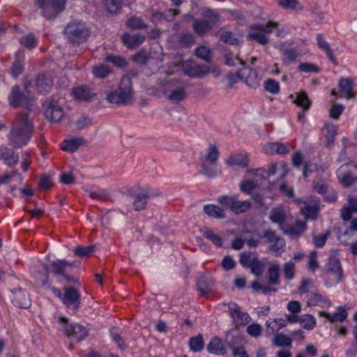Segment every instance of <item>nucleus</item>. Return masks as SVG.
<instances>
[{"label": "nucleus", "mask_w": 357, "mask_h": 357, "mask_svg": "<svg viewBox=\"0 0 357 357\" xmlns=\"http://www.w3.org/2000/svg\"><path fill=\"white\" fill-rule=\"evenodd\" d=\"M278 25V24L273 21H269L266 24H254L250 26L248 38L260 45H266L269 42L267 35L272 33L273 30L275 29Z\"/></svg>", "instance_id": "4"}, {"label": "nucleus", "mask_w": 357, "mask_h": 357, "mask_svg": "<svg viewBox=\"0 0 357 357\" xmlns=\"http://www.w3.org/2000/svg\"><path fill=\"white\" fill-rule=\"evenodd\" d=\"M298 70L302 73H317L319 72L320 68L317 66L311 63H301L298 66Z\"/></svg>", "instance_id": "62"}, {"label": "nucleus", "mask_w": 357, "mask_h": 357, "mask_svg": "<svg viewBox=\"0 0 357 357\" xmlns=\"http://www.w3.org/2000/svg\"><path fill=\"white\" fill-rule=\"evenodd\" d=\"M29 82H24V89L18 85L13 86L8 95V102L13 108L24 107L28 111H31L34 105V98L29 90Z\"/></svg>", "instance_id": "3"}, {"label": "nucleus", "mask_w": 357, "mask_h": 357, "mask_svg": "<svg viewBox=\"0 0 357 357\" xmlns=\"http://www.w3.org/2000/svg\"><path fill=\"white\" fill-rule=\"evenodd\" d=\"M45 114L50 121L58 122L63 116V111L56 101L47 100L43 104Z\"/></svg>", "instance_id": "14"}, {"label": "nucleus", "mask_w": 357, "mask_h": 357, "mask_svg": "<svg viewBox=\"0 0 357 357\" xmlns=\"http://www.w3.org/2000/svg\"><path fill=\"white\" fill-rule=\"evenodd\" d=\"M146 39V36L142 34L131 35L125 33L121 36V41L128 49H133L142 44Z\"/></svg>", "instance_id": "24"}, {"label": "nucleus", "mask_w": 357, "mask_h": 357, "mask_svg": "<svg viewBox=\"0 0 357 357\" xmlns=\"http://www.w3.org/2000/svg\"><path fill=\"white\" fill-rule=\"evenodd\" d=\"M155 196V194L148 190H144L140 193L135 194L132 195L133 197V207L136 211H140L145 209L146 206L148 203V200Z\"/></svg>", "instance_id": "18"}, {"label": "nucleus", "mask_w": 357, "mask_h": 357, "mask_svg": "<svg viewBox=\"0 0 357 357\" xmlns=\"http://www.w3.org/2000/svg\"><path fill=\"white\" fill-rule=\"evenodd\" d=\"M269 219L273 223L278 224L280 228L286 221L287 216L282 208H273L269 214Z\"/></svg>", "instance_id": "35"}, {"label": "nucleus", "mask_w": 357, "mask_h": 357, "mask_svg": "<svg viewBox=\"0 0 357 357\" xmlns=\"http://www.w3.org/2000/svg\"><path fill=\"white\" fill-rule=\"evenodd\" d=\"M106 61L112 63L114 66L123 68L127 65V61L125 58L119 56H114L108 54L105 58Z\"/></svg>", "instance_id": "59"}, {"label": "nucleus", "mask_w": 357, "mask_h": 357, "mask_svg": "<svg viewBox=\"0 0 357 357\" xmlns=\"http://www.w3.org/2000/svg\"><path fill=\"white\" fill-rule=\"evenodd\" d=\"M249 269L252 274L259 277L261 276L263 273L264 264L262 261H260L258 258H255Z\"/></svg>", "instance_id": "58"}, {"label": "nucleus", "mask_w": 357, "mask_h": 357, "mask_svg": "<svg viewBox=\"0 0 357 357\" xmlns=\"http://www.w3.org/2000/svg\"><path fill=\"white\" fill-rule=\"evenodd\" d=\"M42 9V15L47 20L54 19L65 8L66 0H35Z\"/></svg>", "instance_id": "6"}, {"label": "nucleus", "mask_w": 357, "mask_h": 357, "mask_svg": "<svg viewBox=\"0 0 357 357\" xmlns=\"http://www.w3.org/2000/svg\"><path fill=\"white\" fill-rule=\"evenodd\" d=\"M191 350L195 352L200 351L204 348V340L201 335L191 337L189 342Z\"/></svg>", "instance_id": "51"}, {"label": "nucleus", "mask_w": 357, "mask_h": 357, "mask_svg": "<svg viewBox=\"0 0 357 357\" xmlns=\"http://www.w3.org/2000/svg\"><path fill=\"white\" fill-rule=\"evenodd\" d=\"M13 303L19 308H28L31 305V300L28 293L22 289L15 291Z\"/></svg>", "instance_id": "29"}, {"label": "nucleus", "mask_w": 357, "mask_h": 357, "mask_svg": "<svg viewBox=\"0 0 357 357\" xmlns=\"http://www.w3.org/2000/svg\"><path fill=\"white\" fill-rule=\"evenodd\" d=\"M20 43L24 47L31 50L37 46L38 41L33 33H29L20 38Z\"/></svg>", "instance_id": "45"}, {"label": "nucleus", "mask_w": 357, "mask_h": 357, "mask_svg": "<svg viewBox=\"0 0 357 357\" xmlns=\"http://www.w3.org/2000/svg\"><path fill=\"white\" fill-rule=\"evenodd\" d=\"M307 303L308 306H319L322 308H328L332 305L331 300L319 293H311Z\"/></svg>", "instance_id": "23"}, {"label": "nucleus", "mask_w": 357, "mask_h": 357, "mask_svg": "<svg viewBox=\"0 0 357 357\" xmlns=\"http://www.w3.org/2000/svg\"><path fill=\"white\" fill-rule=\"evenodd\" d=\"M112 72V69L106 64H99L93 66L92 73L97 78H106Z\"/></svg>", "instance_id": "44"}, {"label": "nucleus", "mask_w": 357, "mask_h": 357, "mask_svg": "<svg viewBox=\"0 0 357 357\" xmlns=\"http://www.w3.org/2000/svg\"><path fill=\"white\" fill-rule=\"evenodd\" d=\"M339 181L345 187L357 185V165L347 163L337 170Z\"/></svg>", "instance_id": "10"}, {"label": "nucleus", "mask_w": 357, "mask_h": 357, "mask_svg": "<svg viewBox=\"0 0 357 357\" xmlns=\"http://www.w3.org/2000/svg\"><path fill=\"white\" fill-rule=\"evenodd\" d=\"M343 275V271L339 260L331 259L326 264V270L322 275L325 284L331 287L338 283Z\"/></svg>", "instance_id": "7"}, {"label": "nucleus", "mask_w": 357, "mask_h": 357, "mask_svg": "<svg viewBox=\"0 0 357 357\" xmlns=\"http://www.w3.org/2000/svg\"><path fill=\"white\" fill-rule=\"evenodd\" d=\"M280 266L277 263H271L268 268V284L279 285L280 280Z\"/></svg>", "instance_id": "34"}, {"label": "nucleus", "mask_w": 357, "mask_h": 357, "mask_svg": "<svg viewBox=\"0 0 357 357\" xmlns=\"http://www.w3.org/2000/svg\"><path fill=\"white\" fill-rule=\"evenodd\" d=\"M134 90L131 77L123 75L121 77L119 88L107 93L106 100L111 104L118 105H129L132 99Z\"/></svg>", "instance_id": "2"}, {"label": "nucleus", "mask_w": 357, "mask_h": 357, "mask_svg": "<svg viewBox=\"0 0 357 357\" xmlns=\"http://www.w3.org/2000/svg\"><path fill=\"white\" fill-rule=\"evenodd\" d=\"M339 88L342 96L348 99L354 98L353 81L350 78H342L339 82Z\"/></svg>", "instance_id": "32"}, {"label": "nucleus", "mask_w": 357, "mask_h": 357, "mask_svg": "<svg viewBox=\"0 0 357 357\" xmlns=\"http://www.w3.org/2000/svg\"><path fill=\"white\" fill-rule=\"evenodd\" d=\"M273 342L275 345L280 347H291V340L287 335L279 333L274 336Z\"/></svg>", "instance_id": "57"}, {"label": "nucleus", "mask_w": 357, "mask_h": 357, "mask_svg": "<svg viewBox=\"0 0 357 357\" xmlns=\"http://www.w3.org/2000/svg\"><path fill=\"white\" fill-rule=\"evenodd\" d=\"M0 160L9 167L15 166L19 160V154L13 149L6 146H0Z\"/></svg>", "instance_id": "16"}, {"label": "nucleus", "mask_w": 357, "mask_h": 357, "mask_svg": "<svg viewBox=\"0 0 357 357\" xmlns=\"http://www.w3.org/2000/svg\"><path fill=\"white\" fill-rule=\"evenodd\" d=\"M300 323L305 329L312 330L316 326V319L312 315L305 314L300 317Z\"/></svg>", "instance_id": "49"}, {"label": "nucleus", "mask_w": 357, "mask_h": 357, "mask_svg": "<svg viewBox=\"0 0 357 357\" xmlns=\"http://www.w3.org/2000/svg\"><path fill=\"white\" fill-rule=\"evenodd\" d=\"M62 302L69 310L75 313L80 307L81 304L79 291L73 287H64Z\"/></svg>", "instance_id": "11"}, {"label": "nucleus", "mask_w": 357, "mask_h": 357, "mask_svg": "<svg viewBox=\"0 0 357 357\" xmlns=\"http://www.w3.org/2000/svg\"><path fill=\"white\" fill-rule=\"evenodd\" d=\"M179 42L183 47L190 48L195 44V38L192 33L183 32L179 36Z\"/></svg>", "instance_id": "52"}, {"label": "nucleus", "mask_w": 357, "mask_h": 357, "mask_svg": "<svg viewBox=\"0 0 357 357\" xmlns=\"http://www.w3.org/2000/svg\"><path fill=\"white\" fill-rule=\"evenodd\" d=\"M53 84V79L50 73L39 74L36 80V88L40 93H48Z\"/></svg>", "instance_id": "17"}, {"label": "nucleus", "mask_w": 357, "mask_h": 357, "mask_svg": "<svg viewBox=\"0 0 357 357\" xmlns=\"http://www.w3.org/2000/svg\"><path fill=\"white\" fill-rule=\"evenodd\" d=\"M300 56L298 51L294 48L285 49L282 51V62L285 66H289L295 62Z\"/></svg>", "instance_id": "40"}, {"label": "nucleus", "mask_w": 357, "mask_h": 357, "mask_svg": "<svg viewBox=\"0 0 357 357\" xmlns=\"http://www.w3.org/2000/svg\"><path fill=\"white\" fill-rule=\"evenodd\" d=\"M84 139L82 137H73L63 141L61 146V149L70 153L76 151L82 145L84 144Z\"/></svg>", "instance_id": "26"}, {"label": "nucleus", "mask_w": 357, "mask_h": 357, "mask_svg": "<svg viewBox=\"0 0 357 357\" xmlns=\"http://www.w3.org/2000/svg\"><path fill=\"white\" fill-rule=\"evenodd\" d=\"M197 290L202 296H207L213 291L214 280L209 275H201L197 280Z\"/></svg>", "instance_id": "21"}, {"label": "nucleus", "mask_w": 357, "mask_h": 357, "mask_svg": "<svg viewBox=\"0 0 357 357\" xmlns=\"http://www.w3.org/2000/svg\"><path fill=\"white\" fill-rule=\"evenodd\" d=\"M283 272L286 280H290L294 278L295 264L291 261L284 263L283 265Z\"/></svg>", "instance_id": "60"}, {"label": "nucleus", "mask_w": 357, "mask_h": 357, "mask_svg": "<svg viewBox=\"0 0 357 357\" xmlns=\"http://www.w3.org/2000/svg\"><path fill=\"white\" fill-rule=\"evenodd\" d=\"M330 235V231H327L324 234L319 235H314L312 237L313 244L316 248H321L324 246L328 237Z\"/></svg>", "instance_id": "61"}, {"label": "nucleus", "mask_w": 357, "mask_h": 357, "mask_svg": "<svg viewBox=\"0 0 357 357\" xmlns=\"http://www.w3.org/2000/svg\"><path fill=\"white\" fill-rule=\"evenodd\" d=\"M75 263L65 259H56L50 263L45 270H49L56 277H62L68 282H75V280L67 273L68 268L74 266Z\"/></svg>", "instance_id": "9"}, {"label": "nucleus", "mask_w": 357, "mask_h": 357, "mask_svg": "<svg viewBox=\"0 0 357 357\" xmlns=\"http://www.w3.org/2000/svg\"><path fill=\"white\" fill-rule=\"evenodd\" d=\"M238 198V195H234L233 196L222 195L218 197V202L224 210L229 209L232 211L235 199Z\"/></svg>", "instance_id": "46"}, {"label": "nucleus", "mask_w": 357, "mask_h": 357, "mask_svg": "<svg viewBox=\"0 0 357 357\" xmlns=\"http://www.w3.org/2000/svg\"><path fill=\"white\" fill-rule=\"evenodd\" d=\"M59 322L64 324L63 330L65 335L77 341L82 340L88 334V331L84 326L77 324H69L68 319L66 317H60Z\"/></svg>", "instance_id": "12"}, {"label": "nucleus", "mask_w": 357, "mask_h": 357, "mask_svg": "<svg viewBox=\"0 0 357 357\" xmlns=\"http://www.w3.org/2000/svg\"><path fill=\"white\" fill-rule=\"evenodd\" d=\"M72 94L75 99L80 101H88L93 97V94L88 86L75 88L72 91Z\"/></svg>", "instance_id": "33"}, {"label": "nucleus", "mask_w": 357, "mask_h": 357, "mask_svg": "<svg viewBox=\"0 0 357 357\" xmlns=\"http://www.w3.org/2000/svg\"><path fill=\"white\" fill-rule=\"evenodd\" d=\"M354 213H357V197L349 196L348 206L341 209V218L344 221L350 220Z\"/></svg>", "instance_id": "27"}, {"label": "nucleus", "mask_w": 357, "mask_h": 357, "mask_svg": "<svg viewBox=\"0 0 357 357\" xmlns=\"http://www.w3.org/2000/svg\"><path fill=\"white\" fill-rule=\"evenodd\" d=\"M264 87L266 91L272 94H277L280 92L279 82L273 79H267L264 82Z\"/></svg>", "instance_id": "54"}, {"label": "nucleus", "mask_w": 357, "mask_h": 357, "mask_svg": "<svg viewBox=\"0 0 357 357\" xmlns=\"http://www.w3.org/2000/svg\"><path fill=\"white\" fill-rule=\"evenodd\" d=\"M319 210V207L314 204L306 206L301 209V211L307 219L315 220L317 218Z\"/></svg>", "instance_id": "53"}, {"label": "nucleus", "mask_w": 357, "mask_h": 357, "mask_svg": "<svg viewBox=\"0 0 357 357\" xmlns=\"http://www.w3.org/2000/svg\"><path fill=\"white\" fill-rule=\"evenodd\" d=\"M317 41L319 48L326 54L329 60L332 63H336V60L333 55V50H331L329 43L324 39L323 34L318 33L317 35Z\"/></svg>", "instance_id": "36"}, {"label": "nucleus", "mask_w": 357, "mask_h": 357, "mask_svg": "<svg viewBox=\"0 0 357 357\" xmlns=\"http://www.w3.org/2000/svg\"><path fill=\"white\" fill-rule=\"evenodd\" d=\"M318 315L320 317H325L330 322H342L347 316V312L344 306H340L337 309V312L330 314L324 311H319Z\"/></svg>", "instance_id": "22"}, {"label": "nucleus", "mask_w": 357, "mask_h": 357, "mask_svg": "<svg viewBox=\"0 0 357 357\" xmlns=\"http://www.w3.org/2000/svg\"><path fill=\"white\" fill-rule=\"evenodd\" d=\"M219 151L215 145L211 144L206 150V153L201 159L202 163L215 165L218 158Z\"/></svg>", "instance_id": "37"}, {"label": "nucleus", "mask_w": 357, "mask_h": 357, "mask_svg": "<svg viewBox=\"0 0 357 357\" xmlns=\"http://www.w3.org/2000/svg\"><path fill=\"white\" fill-rule=\"evenodd\" d=\"M255 258L250 252H244L240 254L239 262L243 268L249 269Z\"/></svg>", "instance_id": "63"}, {"label": "nucleus", "mask_w": 357, "mask_h": 357, "mask_svg": "<svg viewBox=\"0 0 357 357\" xmlns=\"http://www.w3.org/2000/svg\"><path fill=\"white\" fill-rule=\"evenodd\" d=\"M24 53L23 50H18L15 55V59L10 70V75L16 79L24 70Z\"/></svg>", "instance_id": "19"}, {"label": "nucleus", "mask_w": 357, "mask_h": 357, "mask_svg": "<svg viewBox=\"0 0 357 357\" xmlns=\"http://www.w3.org/2000/svg\"><path fill=\"white\" fill-rule=\"evenodd\" d=\"M213 27V23L208 20H195L192 24L193 31L199 36H203Z\"/></svg>", "instance_id": "30"}, {"label": "nucleus", "mask_w": 357, "mask_h": 357, "mask_svg": "<svg viewBox=\"0 0 357 357\" xmlns=\"http://www.w3.org/2000/svg\"><path fill=\"white\" fill-rule=\"evenodd\" d=\"M162 89L168 94V99L172 102H180L186 98V91L181 82L178 79L166 81L162 84Z\"/></svg>", "instance_id": "8"}, {"label": "nucleus", "mask_w": 357, "mask_h": 357, "mask_svg": "<svg viewBox=\"0 0 357 357\" xmlns=\"http://www.w3.org/2000/svg\"><path fill=\"white\" fill-rule=\"evenodd\" d=\"M126 24L128 27L130 28L131 29H140L147 28L146 24L144 22L142 19L136 16L130 17L128 20Z\"/></svg>", "instance_id": "50"}, {"label": "nucleus", "mask_w": 357, "mask_h": 357, "mask_svg": "<svg viewBox=\"0 0 357 357\" xmlns=\"http://www.w3.org/2000/svg\"><path fill=\"white\" fill-rule=\"evenodd\" d=\"M184 73L190 77H202L208 73L206 66H202L192 61H187L183 64Z\"/></svg>", "instance_id": "15"}, {"label": "nucleus", "mask_w": 357, "mask_h": 357, "mask_svg": "<svg viewBox=\"0 0 357 357\" xmlns=\"http://www.w3.org/2000/svg\"><path fill=\"white\" fill-rule=\"evenodd\" d=\"M34 126L29 114L20 112L13 121L8 135L9 144L13 149H21L26 146L31 139Z\"/></svg>", "instance_id": "1"}, {"label": "nucleus", "mask_w": 357, "mask_h": 357, "mask_svg": "<svg viewBox=\"0 0 357 357\" xmlns=\"http://www.w3.org/2000/svg\"><path fill=\"white\" fill-rule=\"evenodd\" d=\"M203 211L208 216L213 218L223 219L226 218L224 208L215 204L204 205Z\"/></svg>", "instance_id": "31"}, {"label": "nucleus", "mask_w": 357, "mask_h": 357, "mask_svg": "<svg viewBox=\"0 0 357 357\" xmlns=\"http://www.w3.org/2000/svg\"><path fill=\"white\" fill-rule=\"evenodd\" d=\"M252 204L250 201H239L235 199L232 211L235 214L243 213L249 211L251 208Z\"/></svg>", "instance_id": "41"}, {"label": "nucleus", "mask_w": 357, "mask_h": 357, "mask_svg": "<svg viewBox=\"0 0 357 357\" xmlns=\"http://www.w3.org/2000/svg\"><path fill=\"white\" fill-rule=\"evenodd\" d=\"M64 33L70 43L80 44L86 40L89 31L84 22L73 21L66 26Z\"/></svg>", "instance_id": "5"}, {"label": "nucleus", "mask_w": 357, "mask_h": 357, "mask_svg": "<svg viewBox=\"0 0 357 357\" xmlns=\"http://www.w3.org/2000/svg\"><path fill=\"white\" fill-rule=\"evenodd\" d=\"M229 166L238 165L242 167H246L249 164L248 155L246 153H240L231 154L225 161Z\"/></svg>", "instance_id": "28"}, {"label": "nucleus", "mask_w": 357, "mask_h": 357, "mask_svg": "<svg viewBox=\"0 0 357 357\" xmlns=\"http://www.w3.org/2000/svg\"><path fill=\"white\" fill-rule=\"evenodd\" d=\"M46 267H47V265L43 264L38 270H32L31 273L36 280L39 282L42 287L50 288L51 281L50 280L49 273H50L49 270L45 269Z\"/></svg>", "instance_id": "25"}, {"label": "nucleus", "mask_w": 357, "mask_h": 357, "mask_svg": "<svg viewBox=\"0 0 357 357\" xmlns=\"http://www.w3.org/2000/svg\"><path fill=\"white\" fill-rule=\"evenodd\" d=\"M195 55L207 62L211 60L210 49L204 45L199 46L195 49Z\"/></svg>", "instance_id": "55"}, {"label": "nucleus", "mask_w": 357, "mask_h": 357, "mask_svg": "<svg viewBox=\"0 0 357 357\" xmlns=\"http://www.w3.org/2000/svg\"><path fill=\"white\" fill-rule=\"evenodd\" d=\"M95 250V245L82 246L78 245L74 250L76 256L84 258L89 257Z\"/></svg>", "instance_id": "48"}, {"label": "nucleus", "mask_w": 357, "mask_h": 357, "mask_svg": "<svg viewBox=\"0 0 357 357\" xmlns=\"http://www.w3.org/2000/svg\"><path fill=\"white\" fill-rule=\"evenodd\" d=\"M294 102L304 111L308 110L311 106V101L309 99L307 93L304 91H302L297 94Z\"/></svg>", "instance_id": "43"}, {"label": "nucleus", "mask_w": 357, "mask_h": 357, "mask_svg": "<svg viewBox=\"0 0 357 357\" xmlns=\"http://www.w3.org/2000/svg\"><path fill=\"white\" fill-rule=\"evenodd\" d=\"M208 353L217 356L225 355L227 353L225 342L218 336L213 337L207 345Z\"/></svg>", "instance_id": "20"}, {"label": "nucleus", "mask_w": 357, "mask_h": 357, "mask_svg": "<svg viewBox=\"0 0 357 357\" xmlns=\"http://www.w3.org/2000/svg\"><path fill=\"white\" fill-rule=\"evenodd\" d=\"M227 306L229 315L236 326H245L250 322L251 319L250 315L242 311L238 304L229 303Z\"/></svg>", "instance_id": "13"}, {"label": "nucleus", "mask_w": 357, "mask_h": 357, "mask_svg": "<svg viewBox=\"0 0 357 357\" xmlns=\"http://www.w3.org/2000/svg\"><path fill=\"white\" fill-rule=\"evenodd\" d=\"M203 236L211 241L217 247H222L223 244L222 239L220 236L215 234L210 228H204L202 229Z\"/></svg>", "instance_id": "42"}, {"label": "nucleus", "mask_w": 357, "mask_h": 357, "mask_svg": "<svg viewBox=\"0 0 357 357\" xmlns=\"http://www.w3.org/2000/svg\"><path fill=\"white\" fill-rule=\"evenodd\" d=\"M104 3L107 10L111 13H116L121 7L120 0H105Z\"/></svg>", "instance_id": "64"}, {"label": "nucleus", "mask_w": 357, "mask_h": 357, "mask_svg": "<svg viewBox=\"0 0 357 357\" xmlns=\"http://www.w3.org/2000/svg\"><path fill=\"white\" fill-rule=\"evenodd\" d=\"M202 174L211 178L216 177L221 173L215 165L202 163Z\"/></svg>", "instance_id": "47"}, {"label": "nucleus", "mask_w": 357, "mask_h": 357, "mask_svg": "<svg viewBox=\"0 0 357 357\" xmlns=\"http://www.w3.org/2000/svg\"><path fill=\"white\" fill-rule=\"evenodd\" d=\"M109 334L112 340L117 344L118 347L124 349L126 347L125 342L123 339L121 337L119 334L117 328H112L109 331Z\"/></svg>", "instance_id": "56"}, {"label": "nucleus", "mask_w": 357, "mask_h": 357, "mask_svg": "<svg viewBox=\"0 0 357 357\" xmlns=\"http://www.w3.org/2000/svg\"><path fill=\"white\" fill-rule=\"evenodd\" d=\"M89 197L92 199L105 201L110 196L109 192L107 189L100 188L98 187H93L86 190Z\"/></svg>", "instance_id": "39"}, {"label": "nucleus", "mask_w": 357, "mask_h": 357, "mask_svg": "<svg viewBox=\"0 0 357 357\" xmlns=\"http://www.w3.org/2000/svg\"><path fill=\"white\" fill-rule=\"evenodd\" d=\"M265 151L266 153L270 154H287L289 153V150L288 146L283 143L273 142L266 144Z\"/></svg>", "instance_id": "38"}]
</instances>
